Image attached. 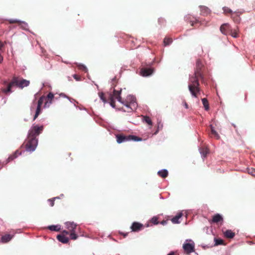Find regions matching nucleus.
<instances>
[{
    "mask_svg": "<svg viewBox=\"0 0 255 255\" xmlns=\"http://www.w3.org/2000/svg\"><path fill=\"white\" fill-rule=\"evenodd\" d=\"M45 100V97L44 96H41L38 101L36 102L35 101H34L31 107V110H32L34 108H36V111H35V114L34 116L33 120H35L39 116V115L41 113V106Z\"/></svg>",
    "mask_w": 255,
    "mask_h": 255,
    "instance_id": "423d86ee",
    "label": "nucleus"
},
{
    "mask_svg": "<svg viewBox=\"0 0 255 255\" xmlns=\"http://www.w3.org/2000/svg\"><path fill=\"white\" fill-rule=\"evenodd\" d=\"M73 77L76 81H79L81 80V77L78 75L74 74L73 75Z\"/></svg>",
    "mask_w": 255,
    "mask_h": 255,
    "instance_id": "ea45409f",
    "label": "nucleus"
},
{
    "mask_svg": "<svg viewBox=\"0 0 255 255\" xmlns=\"http://www.w3.org/2000/svg\"><path fill=\"white\" fill-rule=\"evenodd\" d=\"M202 102L205 110L208 111L209 109V106L207 99L206 98H203L202 99Z\"/></svg>",
    "mask_w": 255,
    "mask_h": 255,
    "instance_id": "a878e982",
    "label": "nucleus"
},
{
    "mask_svg": "<svg viewBox=\"0 0 255 255\" xmlns=\"http://www.w3.org/2000/svg\"><path fill=\"white\" fill-rule=\"evenodd\" d=\"M21 154V151H19V150H16L13 154L11 155L8 158V161L13 160L14 159L16 158L18 155H20Z\"/></svg>",
    "mask_w": 255,
    "mask_h": 255,
    "instance_id": "4be33fe9",
    "label": "nucleus"
},
{
    "mask_svg": "<svg viewBox=\"0 0 255 255\" xmlns=\"http://www.w3.org/2000/svg\"><path fill=\"white\" fill-rule=\"evenodd\" d=\"M121 90L118 91L114 89L112 92L108 93L106 95L102 92L99 93V96L103 102H109L113 108L116 107L115 100L117 99L124 105V107L122 108L124 112L128 113L132 112L137 107L135 98L133 96H129L126 101H122L121 97Z\"/></svg>",
    "mask_w": 255,
    "mask_h": 255,
    "instance_id": "f257e3e1",
    "label": "nucleus"
},
{
    "mask_svg": "<svg viewBox=\"0 0 255 255\" xmlns=\"http://www.w3.org/2000/svg\"><path fill=\"white\" fill-rule=\"evenodd\" d=\"M183 214L182 212L178 213L171 220L173 224L180 223L179 219L183 216Z\"/></svg>",
    "mask_w": 255,
    "mask_h": 255,
    "instance_id": "f3484780",
    "label": "nucleus"
},
{
    "mask_svg": "<svg viewBox=\"0 0 255 255\" xmlns=\"http://www.w3.org/2000/svg\"><path fill=\"white\" fill-rule=\"evenodd\" d=\"M172 42V39L169 37H165L163 40V43L165 46L170 44Z\"/></svg>",
    "mask_w": 255,
    "mask_h": 255,
    "instance_id": "c85d7f7f",
    "label": "nucleus"
},
{
    "mask_svg": "<svg viewBox=\"0 0 255 255\" xmlns=\"http://www.w3.org/2000/svg\"><path fill=\"white\" fill-rule=\"evenodd\" d=\"M158 22L159 24H160L161 25H164L165 23V20L163 18H159L158 19Z\"/></svg>",
    "mask_w": 255,
    "mask_h": 255,
    "instance_id": "e433bc0d",
    "label": "nucleus"
},
{
    "mask_svg": "<svg viewBox=\"0 0 255 255\" xmlns=\"http://www.w3.org/2000/svg\"><path fill=\"white\" fill-rule=\"evenodd\" d=\"M55 95H54L52 93L50 92L47 95L46 98L45 97V100L46 99L47 101L45 103V106H46L47 103L52 104L53 101H54Z\"/></svg>",
    "mask_w": 255,
    "mask_h": 255,
    "instance_id": "2eb2a0df",
    "label": "nucleus"
},
{
    "mask_svg": "<svg viewBox=\"0 0 255 255\" xmlns=\"http://www.w3.org/2000/svg\"><path fill=\"white\" fill-rule=\"evenodd\" d=\"M151 222L154 225L158 224V218L157 217H153L150 220Z\"/></svg>",
    "mask_w": 255,
    "mask_h": 255,
    "instance_id": "f704fd0d",
    "label": "nucleus"
},
{
    "mask_svg": "<svg viewBox=\"0 0 255 255\" xmlns=\"http://www.w3.org/2000/svg\"><path fill=\"white\" fill-rule=\"evenodd\" d=\"M48 229L51 231H59L60 230V226L59 225H51L48 227Z\"/></svg>",
    "mask_w": 255,
    "mask_h": 255,
    "instance_id": "393cba45",
    "label": "nucleus"
},
{
    "mask_svg": "<svg viewBox=\"0 0 255 255\" xmlns=\"http://www.w3.org/2000/svg\"><path fill=\"white\" fill-rule=\"evenodd\" d=\"M4 84H7L6 88L1 89L2 92L6 95L12 92L11 88L13 86H16L20 89H23L24 87H27L30 84L28 80L19 78L18 77L13 76L11 81L7 83L6 81L4 82Z\"/></svg>",
    "mask_w": 255,
    "mask_h": 255,
    "instance_id": "7ed1b4c3",
    "label": "nucleus"
},
{
    "mask_svg": "<svg viewBox=\"0 0 255 255\" xmlns=\"http://www.w3.org/2000/svg\"><path fill=\"white\" fill-rule=\"evenodd\" d=\"M229 34H230L232 36H233L234 38H237L238 37V30L237 29L233 30L232 28Z\"/></svg>",
    "mask_w": 255,
    "mask_h": 255,
    "instance_id": "cd10ccee",
    "label": "nucleus"
},
{
    "mask_svg": "<svg viewBox=\"0 0 255 255\" xmlns=\"http://www.w3.org/2000/svg\"><path fill=\"white\" fill-rule=\"evenodd\" d=\"M9 23H18L19 25H21L22 23H24V22L17 20V19H10L8 20Z\"/></svg>",
    "mask_w": 255,
    "mask_h": 255,
    "instance_id": "c756f323",
    "label": "nucleus"
},
{
    "mask_svg": "<svg viewBox=\"0 0 255 255\" xmlns=\"http://www.w3.org/2000/svg\"><path fill=\"white\" fill-rule=\"evenodd\" d=\"M81 66H82V67L80 68V69H86V67L82 65Z\"/></svg>",
    "mask_w": 255,
    "mask_h": 255,
    "instance_id": "a18cd8bd",
    "label": "nucleus"
},
{
    "mask_svg": "<svg viewBox=\"0 0 255 255\" xmlns=\"http://www.w3.org/2000/svg\"><path fill=\"white\" fill-rule=\"evenodd\" d=\"M143 228V224L136 222H133L130 227V229L133 232H138L141 230Z\"/></svg>",
    "mask_w": 255,
    "mask_h": 255,
    "instance_id": "f8f14e48",
    "label": "nucleus"
},
{
    "mask_svg": "<svg viewBox=\"0 0 255 255\" xmlns=\"http://www.w3.org/2000/svg\"><path fill=\"white\" fill-rule=\"evenodd\" d=\"M224 236L228 239H232L235 236V233L230 230H228L224 233Z\"/></svg>",
    "mask_w": 255,
    "mask_h": 255,
    "instance_id": "aec40b11",
    "label": "nucleus"
},
{
    "mask_svg": "<svg viewBox=\"0 0 255 255\" xmlns=\"http://www.w3.org/2000/svg\"><path fill=\"white\" fill-rule=\"evenodd\" d=\"M204 71L203 63L201 60L198 59L196 61L194 73L189 77L188 82L189 90L194 97L197 98L201 91L199 82V78L201 79L203 83H205Z\"/></svg>",
    "mask_w": 255,
    "mask_h": 255,
    "instance_id": "f03ea898",
    "label": "nucleus"
},
{
    "mask_svg": "<svg viewBox=\"0 0 255 255\" xmlns=\"http://www.w3.org/2000/svg\"><path fill=\"white\" fill-rule=\"evenodd\" d=\"M57 239L59 242L64 244H66L69 242V238L64 235H58L57 236Z\"/></svg>",
    "mask_w": 255,
    "mask_h": 255,
    "instance_id": "a211bd4d",
    "label": "nucleus"
},
{
    "mask_svg": "<svg viewBox=\"0 0 255 255\" xmlns=\"http://www.w3.org/2000/svg\"><path fill=\"white\" fill-rule=\"evenodd\" d=\"M248 172L249 174L252 175L253 176L255 177V169H254V168L249 169L248 170Z\"/></svg>",
    "mask_w": 255,
    "mask_h": 255,
    "instance_id": "4c0bfd02",
    "label": "nucleus"
},
{
    "mask_svg": "<svg viewBox=\"0 0 255 255\" xmlns=\"http://www.w3.org/2000/svg\"><path fill=\"white\" fill-rule=\"evenodd\" d=\"M242 14V12L235 11L233 13H232L231 17L235 22L239 23L241 21V18L240 17V15Z\"/></svg>",
    "mask_w": 255,
    "mask_h": 255,
    "instance_id": "ddd939ff",
    "label": "nucleus"
},
{
    "mask_svg": "<svg viewBox=\"0 0 255 255\" xmlns=\"http://www.w3.org/2000/svg\"><path fill=\"white\" fill-rule=\"evenodd\" d=\"M199 21L197 19H195V21L194 20H190V23L191 26H194L195 24L199 23Z\"/></svg>",
    "mask_w": 255,
    "mask_h": 255,
    "instance_id": "58836bf2",
    "label": "nucleus"
},
{
    "mask_svg": "<svg viewBox=\"0 0 255 255\" xmlns=\"http://www.w3.org/2000/svg\"><path fill=\"white\" fill-rule=\"evenodd\" d=\"M167 255H176V254L174 252H171Z\"/></svg>",
    "mask_w": 255,
    "mask_h": 255,
    "instance_id": "c03bdc74",
    "label": "nucleus"
},
{
    "mask_svg": "<svg viewBox=\"0 0 255 255\" xmlns=\"http://www.w3.org/2000/svg\"><path fill=\"white\" fill-rule=\"evenodd\" d=\"M209 222L210 223H220L222 225L223 223L224 219L222 215L219 214H216L213 216L212 220H209Z\"/></svg>",
    "mask_w": 255,
    "mask_h": 255,
    "instance_id": "1a4fd4ad",
    "label": "nucleus"
},
{
    "mask_svg": "<svg viewBox=\"0 0 255 255\" xmlns=\"http://www.w3.org/2000/svg\"><path fill=\"white\" fill-rule=\"evenodd\" d=\"M167 222L168 220H163L160 222V224H162V225H165L167 224Z\"/></svg>",
    "mask_w": 255,
    "mask_h": 255,
    "instance_id": "79ce46f5",
    "label": "nucleus"
},
{
    "mask_svg": "<svg viewBox=\"0 0 255 255\" xmlns=\"http://www.w3.org/2000/svg\"><path fill=\"white\" fill-rule=\"evenodd\" d=\"M183 248L187 254H189L194 252V244L185 243L183 245Z\"/></svg>",
    "mask_w": 255,
    "mask_h": 255,
    "instance_id": "9d476101",
    "label": "nucleus"
},
{
    "mask_svg": "<svg viewBox=\"0 0 255 255\" xmlns=\"http://www.w3.org/2000/svg\"><path fill=\"white\" fill-rule=\"evenodd\" d=\"M183 104L186 109H188V105L185 100L183 101Z\"/></svg>",
    "mask_w": 255,
    "mask_h": 255,
    "instance_id": "a19ab883",
    "label": "nucleus"
},
{
    "mask_svg": "<svg viewBox=\"0 0 255 255\" xmlns=\"http://www.w3.org/2000/svg\"><path fill=\"white\" fill-rule=\"evenodd\" d=\"M12 238V236L9 234H6L1 237V240L3 243L9 242Z\"/></svg>",
    "mask_w": 255,
    "mask_h": 255,
    "instance_id": "b1692460",
    "label": "nucleus"
},
{
    "mask_svg": "<svg viewBox=\"0 0 255 255\" xmlns=\"http://www.w3.org/2000/svg\"><path fill=\"white\" fill-rule=\"evenodd\" d=\"M69 232H70L69 231H67L64 230V231H63L62 235H64L65 236V235L69 234Z\"/></svg>",
    "mask_w": 255,
    "mask_h": 255,
    "instance_id": "37998d69",
    "label": "nucleus"
},
{
    "mask_svg": "<svg viewBox=\"0 0 255 255\" xmlns=\"http://www.w3.org/2000/svg\"><path fill=\"white\" fill-rule=\"evenodd\" d=\"M223 9L224 10V12L225 13V14H227V13H231V15L232 14V13H233L234 12H233L232 10L229 7H224L223 8Z\"/></svg>",
    "mask_w": 255,
    "mask_h": 255,
    "instance_id": "2f4dec72",
    "label": "nucleus"
},
{
    "mask_svg": "<svg viewBox=\"0 0 255 255\" xmlns=\"http://www.w3.org/2000/svg\"><path fill=\"white\" fill-rule=\"evenodd\" d=\"M157 174L159 176L164 178H166L168 176V172L167 170L163 169V170L159 171L158 172Z\"/></svg>",
    "mask_w": 255,
    "mask_h": 255,
    "instance_id": "5701e85b",
    "label": "nucleus"
},
{
    "mask_svg": "<svg viewBox=\"0 0 255 255\" xmlns=\"http://www.w3.org/2000/svg\"><path fill=\"white\" fill-rule=\"evenodd\" d=\"M38 143V139H35L33 137L27 136L21 147L25 148L27 151L31 152L35 150Z\"/></svg>",
    "mask_w": 255,
    "mask_h": 255,
    "instance_id": "20e7f679",
    "label": "nucleus"
},
{
    "mask_svg": "<svg viewBox=\"0 0 255 255\" xmlns=\"http://www.w3.org/2000/svg\"><path fill=\"white\" fill-rule=\"evenodd\" d=\"M59 198L57 197H54V198H51V199H49L47 201L48 202H49L50 203V206L51 207H53L54 205V201L56 199H59Z\"/></svg>",
    "mask_w": 255,
    "mask_h": 255,
    "instance_id": "473e14b6",
    "label": "nucleus"
},
{
    "mask_svg": "<svg viewBox=\"0 0 255 255\" xmlns=\"http://www.w3.org/2000/svg\"><path fill=\"white\" fill-rule=\"evenodd\" d=\"M117 141L118 143H121L130 140L141 141L142 138L135 135H125L123 134H118L116 135Z\"/></svg>",
    "mask_w": 255,
    "mask_h": 255,
    "instance_id": "39448f33",
    "label": "nucleus"
},
{
    "mask_svg": "<svg viewBox=\"0 0 255 255\" xmlns=\"http://www.w3.org/2000/svg\"><path fill=\"white\" fill-rule=\"evenodd\" d=\"M143 119L144 121L149 125H152V121L150 118L147 116H143Z\"/></svg>",
    "mask_w": 255,
    "mask_h": 255,
    "instance_id": "7c9ffc66",
    "label": "nucleus"
},
{
    "mask_svg": "<svg viewBox=\"0 0 255 255\" xmlns=\"http://www.w3.org/2000/svg\"><path fill=\"white\" fill-rule=\"evenodd\" d=\"M43 126H33L29 130L28 136L30 137H33L35 139H38L36 137L42 131Z\"/></svg>",
    "mask_w": 255,
    "mask_h": 255,
    "instance_id": "6e6552de",
    "label": "nucleus"
},
{
    "mask_svg": "<svg viewBox=\"0 0 255 255\" xmlns=\"http://www.w3.org/2000/svg\"><path fill=\"white\" fill-rule=\"evenodd\" d=\"M21 154V151H19V150H16L13 154L11 155L8 158V161L13 160L14 159L16 158L18 155H20Z\"/></svg>",
    "mask_w": 255,
    "mask_h": 255,
    "instance_id": "412c9836",
    "label": "nucleus"
},
{
    "mask_svg": "<svg viewBox=\"0 0 255 255\" xmlns=\"http://www.w3.org/2000/svg\"><path fill=\"white\" fill-rule=\"evenodd\" d=\"M199 151L203 158L206 157L209 152L208 148L205 146L200 147L199 149Z\"/></svg>",
    "mask_w": 255,
    "mask_h": 255,
    "instance_id": "6ab92c4d",
    "label": "nucleus"
},
{
    "mask_svg": "<svg viewBox=\"0 0 255 255\" xmlns=\"http://www.w3.org/2000/svg\"><path fill=\"white\" fill-rule=\"evenodd\" d=\"M211 128V132L210 133V136L212 137H214L217 139L220 138V135L214 129L213 126L211 125L210 126Z\"/></svg>",
    "mask_w": 255,
    "mask_h": 255,
    "instance_id": "dca6fc26",
    "label": "nucleus"
},
{
    "mask_svg": "<svg viewBox=\"0 0 255 255\" xmlns=\"http://www.w3.org/2000/svg\"><path fill=\"white\" fill-rule=\"evenodd\" d=\"M162 128H163V125H162V123H161V122H158V126H157V129L156 130V131L154 132V134H156L158 133V132L159 130L160 129H162Z\"/></svg>",
    "mask_w": 255,
    "mask_h": 255,
    "instance_id": "72a5a7b5",
    "label": "nucleus"
},
{
    "mask_svg": "<svg viewBox=\"0 0 255 255\" xmlns=\"http://www.w3.org/2000/svg\"><path fill=\"white\" fill-rule=\"evenodd\" d=\"M214 241L215 242V246L224 245V241L222 239L215 238Z\"/></svg>",
    "mask_w": 255,
    "mask_h": 255,
    "instance_id": "bb28decb",
    "label": "nucleus"
},
{
    "mask_svg": "<svg viewBox=\"0 0 255 255\" xmlns=\"http://www.w3.org/2000/svg\"><path fill=\"white\" fill-rule=\"evenodd\" d=\"M123 235H124V236L125 237L127 235V234H123Z\"/></svg>",
    "mask_w": 255,
    "mask_h": 255,
    "instance_id": "49530a36",
    "label": "nucleus"
},
{
    "mask_svg": "<svg viewBox=\"0 0 255 255\" xmlns=\"http://www.w3.org/2000/svg\"><path fill=\"white\" fill-rule=\"evenodd\" d=\"M140 73L142 76H148L153 73V69L150 68H143L141 69Z\"/></svg>",
    "mask_w": 255,
    "mask_h": 255,
    "instance_id": "4468645a",
    "label": "nucleus"
},
{
    "mask_svg": "<svg viewBox=\"0 0 255 255\" xmlns=\"http://www.w3.org/2000/svg\"><path fill=\"white\" fill-rule=\"evenodd\" d=\"M231 29V26L228 23H224L220 26L221 32L225 35L229 34Z\"/></svg>",
    "mask_w": 255,
    "mask_h": 255,
    "instance_id": "9b49d317",
    "label": "nucleus"
},
{
    "mask_svg": "<svg viewBox=\"0 0 255 255\" xmlns=\"http://www.w3.org/2000/svg\"><path fill=\"white\" fill-rule=\"evenodd\" d=\"M60 97L67 98V97L64 94L61 93L60 94L58 95V96L55 95L54 100H58Z\"/></svg>",
    "mask_w": 255,
    "mask_h": 255,
    "instance_id": "c9c22d12",
    "label": "nucleus"
},
{
    "mask_svg": "<svg viewBox=\"0 0 255 255\" xmlns=\"http://www.w3.org/2000/svg\"><path fill=\"white\" fill-rule=\"evenodd\" d=\"M65 224L66 229L70 232V239L74 240L77 239L78 236L75 233L77 225L73 222H67Z\"/></svg>",
    "mask_w": 255,
    "mask_h": 255,
    "instance_id": "0eeeda50",
    "label": "nucleus"
}]
</instances>
